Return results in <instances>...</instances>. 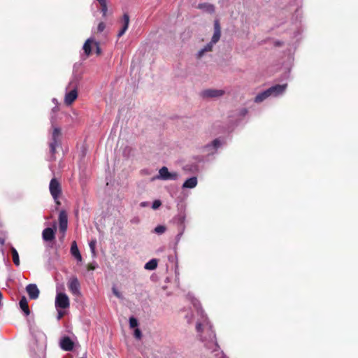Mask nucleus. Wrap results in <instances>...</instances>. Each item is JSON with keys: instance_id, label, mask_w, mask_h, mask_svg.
<instances>
[{"instance_id": "aec40b11", "label": "nucleus", "mask_w": 358, "mask_h": 358, "mask_svg": "<svg viewBox=\"0 0 358 358\" xmlns=\"http://www.w3.org/2000/svg\"><path fill=\"white\" fill-rule=\"evenodd\" d=\"M95 41L93 38H88L84 43L83 49L86 55L89 56L92 52V45H94Z\"/></svg>"}, {"instance_id": "4c0bfd02", "label": "nucleus", "mask_w": 358, "mask_h": 358, "mask_svg": "<svg viewBox=\"0 0 358 358\" xmlns=\"http://www.w3.org/2000/svg\"><path fill=\"white\" fill-rule=\"evenodd\" d=\"M52 103H53L54 104H55V107H54V108H52V111H53V112H56V111L58 110V106H58V103H58V101H57V99L56 98H53V99H52Z\"/></svg>"}, {"instance_id": "0eeeda50", "label": "nucleus", "mask_w": 358, "mask_h": 358, "mask_svg": "<svg viewBox=\"0 0 358 358\" xmlns=\"http://www.w3.org/2000/svg\"><path fill=\"white\" fill-rule=\"evenodd\" d=\"M70 302L65 293H57L55 297V306L57 308L66 309L69 307Z\"/></svg>"}, {"instance_id": "79ce46f5", "label": "nucleus", "mask_w": 358, "mask_h": 358, "mask_svg": "<svg viewBox=\"0 0 358 358\" xmlns=\"http://www.w3.org/2000/svg\"><path fill=\"white\" fill-rule=\"evenodd\" d=\"M96 264H90V265L88 266V269H89V270H94V269L96 268Z\"/></svg>"}, {"instance_id": "cd10ccee", "label": "nucleus", "mask_w": 358, "mask_h": 358, "mask_svg": "<svg viewBox=\"0 0 358 358\" xmlns=\"http://www.w3.org/2000/svg\"><path fill=\"white\" fill-rule=\"evenodd\" d=\"M166 230V228L164 225H158L154 229V232L157 234L161 235L164 234Z\"/></svg>"}, {"instance_id": "c85d7f7f", "label": "nucleus", "mask_w": 358, "mask_h": 358, "mask_svg": "<svg viewBox=\"0 0 358 358\" xmlns=\"http://www.w3.org/2000/svg\"><path fill=\"white\" fill-rule=\"evenodd\" d=\"M138 325V320L134 317H131L129 318V326L131 328H135V327H137Z\"/></svg>"}, {"instance_id": "9b49d317", "label": "nucleus", "mask_w": 358, "mask_h": 358, "mask_svg": "<svg viewBox=\"0 0 358 358\" xmlns=\"http://www.w3.org/2000/svg\"><path fill=\"white\" fill-rule=\"evenodd\" d=\"M224 94L222 90L208 89L201 92V94L203 98H215L222 96Z\"/></svg>"}, {"instance_id": "9d476101", "label": "nucleus", "mask_w": 358, "mask_h": 358, "mask_svg": "<svg viewBox=\"0 0 358 358\" xmlns=\"http://www.w3.org/2000/svg\"><path fill=\"white\" fill-rule=\"evenodd\" d=\"M68 287L71 292L75 296L80 294V282L76 277H71L68 282Z\"/></svg>"}, {"instance_id": "5701e85b", "label": "nucleus", "mask_w": 358, "mask_h": 358, "mask_svg": "<svg viewBox=\"0 0 358 358\" xmlns=\"http://www.w3.org/2000/svg\"><path fill=\"white\" fill-rule=\"evenodd\" d=\"M199 8L203 10V11L208 13H213L215 12V7L213 4L208 3H199Z\"/></svg>"}, {"instance_id": "de8ad7c7", "label": "nucleus", "mask_w": 358, "mask_h": 358, "mask_svg": "<svg viewBox=\"0 0 358 358\" xmlns=\"http://www.w3.org/2000/svg\"><path fill=\"white\" fill-rule=\"evenodd\" d=\"M5 243V240L2 238H0V244L3 245Z\"/></svg>"}, {"instance_id": "dca6fc26", "label": "nucleus", "mask_w": 358, "mask_h": 358, "mask_svg": "<svg viewBox=\"0 0 358 358\" xmlns=\"http://www.w3.org/2000/svg\"><path fill=\"white\" fill-rule=\"evenodd\" d=\"M42 237L45 241H51L55 238V230L48 227L43 229L42 232Z\"/></svg>"}, {"instance_id": "39448f33", "label": "nucleus", "mask_w": 358, "mask_h": 358, "mask_svg": "<svg viewBox=\"0 0 358 358\" xmlns=\"http://www.w3.org/2000/svg\"><path fill=\"white\" fill-rule=\"evenodd\" d=\"M180 178V174L178 172L169 171L166 166H163L159 170V174L156 176L154 180H177Z\"/></svg>"}, {"instance_id": "a211bd4d", "label": "nucleus", "mask_w": 358, "mask_h": 358, "mask_svg": "<svg viewBox=\"0 0 358 358\" xmlns=\"http://www.w3.org/2000/svg\"><path fill=\"white\" fill-rule=\"evenodd\" d=\"M271 97L268 90H266L262 92L258 93L254 99V101L257 103H259Z\"/></svg>"}, {"instance_id": "20e7f679", "label": "nucleus", "mask_w": 358, "mask_h": 358, "mask_svg": "<svg viewBox=\"0 0 358 358\" xmlns=\"http://www.w3.org/2000/svg\"><path fill=\"white\" fill-rule=\"evenodd\" d=\"M31 333L35 340L37 350L43 352L46 348V336L37 328H31Z\"/></svg>"}, {"instance_id": "2f4dec72", "label": "nucleus", "mask_w": 358, "mask_h": 358, "mask_svg": "<svg viewBox=\"0 0 358 358\" xmlns=\"http://www.w3.org/2000/svg\"><path fill=\"white\" fill-rule=\"evenodd\" d=\"M161 205H162V203H161V201L159 200H155V201H153V203L152 204V208L154 210H156L158 208H159Z\"/></svg>"}, {"instance_id": "7ed1b4c3", "label": "nucleus", "mask_w": 358, "mask_h": 358, "mask_svg": "<svg viewBox=\"0 0 358 358\" xmlns=\"http://www.w3.org/2000/svg\"><path fill=\"white\" fill-rule=\"evenodd\" d=\"M225 144V140L222 138L214 139L210 143L206 144L202 148V152L208 156H212L217 154V150Z\"/></svg>"}, {"instance_id": "412c9836", "label": "nucleus", "mask_w": 358, "mask_h": 358, "mask_svg": "<svg viewBox=\"0 0 358 358\" xmlns=\"http://www.w3.org/2000/svg\"><path fill=\"white\" fill-rule=\"evenodd\" d=\"M71 253L77 259L78 262L82 261V256L80 253V251L78 250V245H77V243L76 241H73L71 243Z\"/></svg>"}, {"instance_id": "ddd939ff", "label": "nucleus", "mask_w": 358, "mask_h": 358, "mask_svg": "<svg viewBox=\"0 0 358 358\" xmlns=\"http://www.w3.org/2000/svg\"><path fill=\"white\" fill-rule=\"evenodd\" d=\"M26 291L31 299L38 298L40 292L36 284H29L26 287Z\"/></svg>"}, {"instance_id": "c9c22d12", "label": "nucleus", "mask_w": 358, "mask_h": 358, "mask_svg": "<svg viewBox=\"0 0 358 358\" xmlns=\"http://www.w3.org/2000/svg\"><path fill=\"white\" fill-rule=\"evenodd\" d=\"M194 317V315L192 313L187 314L185 315V318L187 319L188 323H192L193 322Z\"/></svg>"}, {"instance_id": "c03bdc74", "label": "nucleus", "mask_w": 358, "mask_h": 358, "mask_svg": "<svg viewBox=\"0 0 358 358\" xmlns=\"http://www.w3.org/2000/svg\"><path fill=\"white\" fill-rule=\"evenodd\" d=\"M131 222L138 224L139 222V219L138 217L134 218L131 220Z\"/></svg>"}, {"instance_id": "6ab92c4d", "label": "nucleus", "mask_w": 358, "mask_h": 358, "mask_svg": "<svg viewBox=\"0 0 358 358\" xmlns=\"http://www.w3.org/2000/svg\"><path fill=\"white\" fill-rule=\"evenodd\" d=\"M217 42H213V37L211 38V41L205 45L203 48H201L196 54L197 58H201L203 56V55L207 52L212 50L213 46Z\"/></svg>"}, {"instance_id": "b1692460", "label": "nucleus", "mask_w": 358, "mask_h": 358, "mask_svg": "<svg viewBox=\"0 0 358 358\" xmlns=\"http://www.w3.org/2000/svg\"><path fill=\"white\" fill-rule=\"evenodd\" d=\"M20 306L26 315H29L30 314L27 300L25 296H22L21 298L20 301Z\"/></svg>"}, {"instance_id": "1a4fd4ad", "label": "nucleus", "mask_w": 358, "mask_h": 358, "mask_svg": "<svg viewBox=\"0 0 358 358\" xmlns=\"http://www.w3.org/2000/svg\"><path fill=\"white\" fill-rule=\"evenodd\" d=\"M287 87V84L275 85L268 88L271 97H278L284 94Z\"/></svg>"}, {"instance_id": "37998d69", "label": "nucleus", "mask_w": 358, "mask_h": 358, "mask_svg": "<svg viewBox=\"0 0 358 358\" xmlns=\"http://www.w3.org/2000/svg\"><path fill=\"white\" fill-rule=\"evenodd\" d=\"M185 229V225L180 226V229L179 233H181V235H183Z\"/></svg>"}, {"instance_id": "e433bc0d", "label": "nucleus", "mask_w": 358, "mask_h": 358, "mask_svg": "<svg viewBox=\"0 0 358 358\" xmlns=\"http://www.w3.org/2000/svg\"><path fill=\"white\" fill-rule=\"evenodd\" d=\"M104 29H105V24L103 22H100L97 27L98 32H102L104 30Z\"/></svg>"}, {"instance_id": "a19ab883", "label": "nucleus", "mask_w": 358, "mask_h": 358, "mask_svg": "<svg viewBox=\"0 0 358 358\" xmlns=\"http://www.w3.org/2000/svg\"><path fill=\"white\" fill-rule=\"evenodd\" d=\"M148 205H149V203L147 201H143L140 203V206L142 208L147 207V206H148Z\"/></svg>"}, {"instance_id": "8fccbe9b", "label": "nucleus", "mask_w": 358, "mask_h": 358, "mask_svg": "<svg viewBox=\"0 0 358 358\" xmlns=\"http://www.w3.org/2000/svg\"><path fill=\"white\" fill-rule=\"evenodd\" d=\"M225 358H228V357H225Z\"/></svg>"}, {"instance_id": "f8f14e48", "label": "nucleus", "mask_w": 358, "mask_h": 358, "mask_svg": "<svg viewBox=\"0 0 358 358\" xmlns=\"http://www.w3.org/2000/svg\"><path fill=\"white\" fill-rule=\"evenodd\" d=\"M122 27L119 32L117 33V37L120 38L122 36L127 30L128 29L129 24V15L128 13H124L122 20H121Z\"/></svg>"}, {"instance_id": "423d86ee", "label": "nucleus", "mask_w": 358, "mask_h": 358, "mask_svg": "<svg viewBox=\"0 0 358 358\" xmlns=\"http://www.w3.org/2000/svg\"><path fill=\"white\" fill-rule=\"evenodd\" d=\"M61 136V129L59 127H53V131L50 143V152L52 155L55 153L56 148L59 145V138Z\"/></svg>"}, {"instance_id": "58836bf2", "label": "nucleus", "mask_w": 358, "mask_h": 358, "mask_svg": "<svg viewBox=\"0 0 358 358\" xmlns=\"http://www.w3.org/2000/svg\"><path fill=\"white\" fill-rule=\"evenodd\" d=\"M182 236V235H181V233H178L176 235V238H175L176 239V244H178L180 242Z\"/></svg>"}, {"instance_id": "4be33fe9", "label": "nucleus", "mask_w": 358, "mask_h": 358, "mask_svg": "<svg viewBox=\"0 0 358 358\" xmlns=\"http://www.w3.org/2000/svg\"><path fill=\"white\" fill-rule=\"evenodd\" d=\"M221 30L218 20H215L214 23V33L213 35V42H217L220 38Z\"/></svg>"}, {"instance_id": "2eb2a0df", "label": "nucleus", "mask_w": 358, "mask_h": 358, "mask_svg": "<svg viewBox=\"0 0 358 358\" xmlns=\"http://www.w3.org/2000/svg\"><path fill=\"white\" fill-rule=\"evenodd\" d=\"M59 345L61 348L66 351L72 350L74 345L73 341L68 336L62 338L60 340Z\"/></svg>"}, {"instance_id": "49530a36", "label": "nucleus", "mask_w": 358, "mask_h": 358, "mask_svg": "<svg viewBox=\"0 0 358 358\" xmlns=\"http://www.w3.org/2000/svg\"><path fill=\"white\" fill-rule=\"evenodd\" d=\"M293 60H294L293 57L290 56V57H289V65H291V64H292Z\"/></svg>"}, {"instance_id": "7c9ffc66", "label": "nucleus", "mask_w": 358, "mask_h": 358, "mask_svg": "<svg viewBox=\"0 0 358 358\" xmlns=\"http://www.w3.org/2000/svg\"><path fill=\"white\" fill-rule=\"evenodd\" d=\"M112 292H113V294L118 299H123L122 294L116 289V287H113Z\"/></svg>"}, {"instance_id": "bb28decb", "label": "nucleus", "mask_w": 358, "mask_h": 358, "mask_svg": "<svg viewBox=\"0 0 358 358\" xmlns=\"http://www.w3.org/2000/svg\"><path fill=\"white\" fill-rule=\"evenodd\" d=\"M185 219H186V216L185 215V213H180L179 215H178L176 217H175V220L176 222H177L178 224H179L180 226H183L185 225Z\"/></svg>"}, {"instance_id": "f257e3e1", "label": "nucleus", "mask_w": 358, "mask_h": 358, "mask_svg": "<svg viewBox=\"0 0 358 358\" xmlns=\"http://www.w3.org/2000/svg\"><path fill=\"white\" fill-rule=\"evenodd\" d=\"M187 297L191 301L196 313V331L197 336L204 343V345L208 350L213 352L217 351L218 345L212 324L201 308L199 301L190 294L187 295Z\"/></svg>"}, {"instance_id": "72a5a7b5", "label": "nucleus", "mask_w": 358, "mask_h": 358, "mask_svg": "<svg viewBox=\"0 0 358 358\" xmlns=\"http://www.w3.org/2000/svg\"><path fill=\"white\" fill-rule=\"evenodd\" d=\"M248 111L247 108H243L240 109V110L238 111V114L240 116L244 117L248 114Z\"/></svg>"}, {"instance_id": "c756f323", "label": "nucleus", "mask_w": 358, "mask_h": 358, "mask_svg": "<svg viewBox=\"0 0 358 358\" xmlns=\"http://www.w3.org/2000/svg\"><path fill=\"white\" fill-rule=\"evenodd\" d=\"M96 243V241L95 240L91 241L89 243V246L90 248L91 252L94 256L95 255Z\"/></svg>"}, {"instance_id": "393cba45", "label": "nucleus", "mask_w": 358, "mask_h": 358, "mask_svg": "<svg viewBox=\"0 0 358 358\" xmlns=\"http://www.w3.org/2000/svg\"><path fill=\"white\" fill-rule=\"evenodd\" d=\"M158 262L156 259H152L144 266V268L149 271L155 270L157 267Z\"/></svg>"}, {"instance_id": "f3484780", "label": "nucleus", "mask_w": 358, "mask_h": 358, "mask_svg": "<svg viewBox=\"0 0 358 358\" xmlns=\"http://www.w3.org/2000/svg\"><path fill=\"white\" fill-rule=\"evenodd\" d=\"M198 180L196 176H192L187 179L182 185V189H193L196 187Z\"/></svg>"}, {"instance_id": "4468645a", "label": "nucleus", "mask_w": 358, "mask_h": 358, "mask_svg": "<svg viewBox=\"0 0 358 358\" xmlns=\"http://www.w3.org/2000/svg\"><path fill=\"white\" fill-rule=\"evenodd\" d=\"M59 221L60 231L65 233L67 229L68 219H67V215L64 211H61L59 213Z\"/></svg>"}, {"instance_id": "a18cd8bd", "label": "nucleus", "mask_w": 358, "mask_h": 358, "mask_svg": "<svg viewBox=\"0 0 358 358\" xmlns=\"http://www.w3.org/2000/svg\"><path fill=\"white\" fill-rule=\"evenodd\" d=\"M96 1L99 3L100 6L107 3L106 0H96Z\"/></svg>"}, {"instance_id": "ea45409f", "label": "nucleus", "mask_w": 358, "mask_h": 358, "mask_svg": "<svg viewBox=\"0 0 358 358\" xmlns=\"http://www.w3.org/2000/svg\"><path fill=\"white\" fill-rule=\"evenodd\" d=\"M94 45L96 46V53L97 54H100L101 52V50H100V48H99V43L95 41L94 42Z\"/></svg>"}, {"instance_id": "a878e982", "label": "nucleus", "mask_w": 358, "mask_h": 358, "mask_svg": "<svg viewBox=\"0 0 358 358\" xmlns=\"http://www.w3.org/2000/svg\"><path fill=\"white\" fill-rule=\"evenodd\" d=\"M11 253L13 263L15 264V266H18L20 265L19 255L17 250L13 247L11 248Z\"/></svg>"}, {"instance_id": "f03ea898", "label": "nucleus", "mask_w": 358, "mask_h": 358, "mask_svg": "<svg viewBox=\"0 0 358 358\" xmlns=\"http://www.w3.org/2000/svg\"><path fill=\"white\" fill-rule=\"evenodd\" d=\"M78 78L73 77L66 87L64 103L66 106H71L78 97Z\"/></svg>"}, {"instance_id": "6e6552de", "label": "nucleus", "mask_w": 358, "mask_h": 358, "mask_svg": "<svg viewBox=\"0 0 358 358\" xmlns=\"http://www.w3.org/2000/svg\"><path fill=\"white\" fill-rule=\"evenodd\" d=\"M49 189L52 198L57 203H59L57 201L59 197L62 190L59 182L55 178H52L50 180Z\"/></svg>"}, {"instance_id": "f704fd0d", "label": "nucleus", "mask_w": 358, "mask_h": 358, "mask_svg": "<svg viewBox=\"0 0 358 358\" xmlns=\"http://www.w3.org/2000/svg\"><path fill=\"white\" fill-rule=\"evenodd\" d=\"M101 12L103 13V15L105 16L106 15V13H107V11H108L107 3H104L103 5H101Z\"/></svg>"}, {"instance_id": "09e8293b", "label": "nucleus", "mask_w": 358, "mask_h": 358, "mask_svg": "<svg viewBox=\"0 0 358 358\" xmlns=\"http://www.w3.org/2000/svg\"><path fill=\"white\" fill-rule=\"evenodd\" d=\"M61 317H62V315L59 314V316H58V319L61 318Z\"/></svg>"}, {"instance_id": "473e14b6", "label": "nucleus", "mask_w": 358, "mask_h": 358, "mask_svg": "<svg viewBox=\"0 0 358 358\" xmlns=\"http://www.w3.org/2000/svg\"><path fill=\"white\" fill-rule=\"evenodd\" d=\"M141 336H142V334H141V330H140L139 329L136 328V329L134 330V336H135L137 339H141Z\"/></svg>"}]
</instances>
